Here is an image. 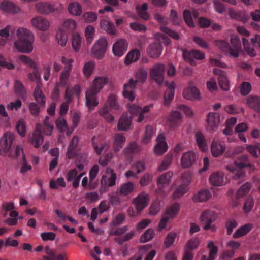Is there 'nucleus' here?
Instances as JSON below:
<instances>
[{"label":"nucleus","instance_id":"51","mask_svg":"<svg viewBox=\"0 0 260 260\" xmlns=\"http://www.w3.org/2000/svg\"><path fill=\"white\" fill-rule=\"evenodd\" d=\"M94 66V62L91 61L85 63L83 67V73L86 77L90 76L93 71Z\"/></svg>","mask_w":260,"mask_h":260},{"label":"nucleus","instance_id":"40","mask_svg":"<svg viewBox=\"0 0 260 260\" xmlns=\"http://www.w3.org/2000/svg\"><path fill=\"white\" fill-rule=\"evenodd\" d=\"M66 30L62 28H59L56 33V39L58 44L63 47L66 45L68 40V34Z\"/></svg>","mask_w":260,"mask_h":260},{"label":"nucleus","instance_id":"13","mask_svg":"<svg viewBox=\"0 0 260 260\" xmlns=\"http://www.w3.org/2000/svg\"><path fill=\"white\" fill-rule=\"evenodd\" d=\"M14 140V135L10 132H7L2 137L0 141V145L4 153L9 151Z\"/></svg>","mask_w":260,"mask_h":260},{"label":"nucleus","instance_id":"57","mask_svg":"<svg viewBox=\"0 0 260 260\" xmlns=\"http://www.w3.org/2000/svg\"><path fill=\"white\" fill-rule=\"evenodd\" d=\"M140 150V146L135 143H131L124 150L125 153L127 154L136 153L139 152Z\"/></svg>","mask_w":260,"mask_h":260},{"label":"nucleus","instance_id":"49","mask_svg":"<svg viewBox=\"0 0 260 260\" xmlns=\"http://www.w3.org/2000/svg\"><path fill=\"white\" fill-rule=\"evenodd\" d=\"M76 27V22L72 19H67L64 21L61 28L66 30L67 32L73 31Z\"/></svg>","mask_w":260,"mask_h":260},{"label":"nucleus","instance_id":"12","mask_svg":"<svg viewBox=\"0 0 260 260\" xmlns=\"http://www.w3.org/2000/svg\"><path fill=\"white\" fill-rule=\"evenodd\" d=\"M220 122V115L217 113L211 112L208 114L207 117L206 127L208 131H215Z\"/></svg>","mask_w":260,"mask_h":260},{"label":"nucleus","instance_id":"30","mask_svg":"<svg viewBox=\"0 0 260 260\" xmlns=\"http://www.w3.org/2000/svg\"><path fill=\"white\" fill-rule=\"evenodd\" d=\"M247 104L250 108L256 112H260V98L250 95L247 98Z\"/></svg>","mask_w":260,"mask_h":260},{"label":"nucleus","instance_id":"56","mask_svg":"<svg viewBox=\"0 0 260 260\" xmlns=\"http://www.w3.org/2000/svg\"><path fill=\"white\" fill-rule=\"evenodd\" d=\"M81 37L78 34H74L73 36L72 44L75 51H78L81 46Z\"/></svg>","mask_w":260,"mask_h":260},{"label":"nucleus","instance_id":"47","mask_svg":"<svg viewBox=\"0 0 260 260\" xmlns=\"http://www.w3.org/2000/svg\"><path fill=\"white\" fill-rule=\"evenodd\" d=\"M188 187L186 184L180 185L174 192L173 197L176 200L184 195L187 191Z\"/></svg>","mask_w":260,"mask_h":260},{"label":"nucleus","instance_id":"64","mask_svg":"<svg viewBox=\"0 0 260 260\" xmlns=\"http://www.w3.org/2000/svg\"><path fill=\"white\" fill-rule=\"evenodd\" d=\"M183 18L186 23L190 27L194 26V22L192 18L191 12L188 10H185L183 13Z\"/></svg>","mask_w":260,"mask_h":260},{"label":"nucleus","instance_id":"34","mask_svg":"<svg viewBox=\"0 0 260 260\" xmlns=\"http://www.w3.org/2000/svg\"><path fill=\"white\" fill-rule=\"evenodd\" d=\"M141 54L140 51L135 49L129 51L125 59V63L128 65L133 62H136L140 58Z\"/></svg>","mask_w":260,"mask_h":260},{"label":"nucleus","instance_id":"28","mask_svg":"<svg viewBox=\"0 0 260 260\" xmlns=\"http://www.w3.org/2000/svg\"><path fill=\"white\" fill-rule=\"evenodd\" d=\"M0 8L4 12L10 13H17L19 8L10 1H4L1 3Z\"/></svg>","mask_w":260,"mask_h":260},{"label":"nucleus","instance_id":"24","mask_svg":"<svg viewBox=\"0 0 260 260\" xmlns=\"http://www.w3.org/2000/svg\"><path fill=\"white\" fill-rule=\"evenodd\" d=\"M210 183L214 186H222L225 184L224 176L222 172H215L212 173L209 178Z\"/></svg>","mask_w":260,"mask_h":260},{"label":"nucleus","instance_id":"53","mask_svg":"<svg viewBox=\"0 0 260 260\" xmlns=\"http://www.w3.org/2000/svg\"><path fill=\"white\" fill-rule=\"evenodd\" d=\"M109 110L108 106L105 105L100 111V113L104 117L106 121L111 122L114 120V117L109 113Z\"/></svg>","mask_w":260,"mask_h":260},{"label":"nucleus","instance_id":"55","mask_svg":"<svg viewBox=\"0 0 260 260\" xmlns=\"http://www.w3.org/2000/svg\"><path fill=\"white\" fill-rule=\"evenodd\" d=\"M154 235V230L152 229H148L141 236L140 241L141 243L147 242L151 240Z\"/></svg>","mask_w":260,"mask_h":260},{"label":"nucleus","instance_id":"19","mask_svg":"<svg viewBox=\"0 0 260 260\" xmlns=\"http://www.w3.org/2000/svg\"><path fill=\"white\" fill-rule=\"evenodd\" d=\"M173 175L172 172L169 171L162 174L158 178L157 185L160 190H162L170 184Z\"/></svg>","mask_w":260,"mask_h":260},{"label":"nucleus","instance_id":"31","mask_svg":"<svg viewBox=\"0 0 260 260\" xmlns=\"http://www.w3.org/2000/svg\"><path fill=\"white\" fill-rule=\"evenodd\" d=\"M92 143L95 152L99 155H101L103 153L107 152L109 148V143L104 142L99 144L96 143L94 141V137L92 139Z\"/></svg>","mask_w":260,"mask_h":260},{"label":"nucleus","instance_id":"5","mask_svg":"<svg viewBox=\"0 0 260 260\" xmlns=\"http://www.w3.org/2000/svg\"><path fill=\"white\" fill-rule=\"evenodd\" d=\"M248 156L243 155L240 156L238 161H235L234 165H227L226 169L231 172H234L236 171V169H239L236 171L235 174L233 175V179L238 180L243 178L245 173L241 169L250 166V164L248 162Z\"/></svg>","mask_w":260,"mask_h":260},{"label":"nucleus","instance_id":"59","mask_svg":"<svg viewBox=\"0 0 260 260\" xmlns=\"http://www.w3.org/2000/svg\"><path fill=\"white\" fill-rule=\"evenodd\" d=\"M105 105H109V108L110 109H119V105L117 103V99L115 95L113 94H111L107 100L106 104Z\"/></svg>","mask_w":260,"mask_h":260},{"label":"nucleus","instance_id":"18","mask_svg":"<svg viewBox=\"0 0 260 260\" xmlns=\"http://www.w3.org/2000/svg\"><path fill=\"white\" fill-rule=\"evenodd\" d=\"M31 24L34 27L41 31H45L49 27L48 21L42 17L33 18L31 20Z\"/></svg>","mask_w":260,"mask_h":260},{"label":"nucleus","instance_id":"3","mask_svg":"<svg viewBox=\"0 0 260 260\" xmlns=\"http://www.w3.org/2000/svg\"><path fill=\"white\" fill-rule=\"evenodd\" d=\"M48 119L49 117L46 116L44 120V125L37 124L31 135L29 136V140L35 148H38L43 143V134L51 135L52 134L53 126L48 122Z\"/></svg>","mask_w":260,"mask_h":260},{"label":"nucleus","instance_id":"7","mask_svg":"<svg viewBox=\"0 0 260 260\" xmlns=\"http://www.w3.org/2000/svg\"><path fill=\"white\" fill-rule=\"evenodd\" d=\"M180 210V205L175 203L170 207L168 208L165 212V216L160 221L158 225V230L161 231L165 228L170 218H174L178 213Z\"/></svg>","mask_w":260,"mask_h":260},{"label":"nucleus","instance_id":"46","mask_svg":"<svg viewBox=\"0 0 260 260\" xmlns=\"http://www.w3.org/2000/svg\"><path fill=\"white\" fill-rule=\"evenodd\" d=\"M116 174L115 173H112L109 176L107 175L103 176L101 180L105 181L106 184L112 187L116 184Z\"/></svg>","mask_w":260,"mask_h":260},{"label":"nucleus","instance_id":"54","mask_svg":"<svg viewBox=\"0 0 260 260\" xmlns=\"http://www.w3.org/2000/svg\"><path fill=\"white\" fill-rule=\"evenodd\" d=\"M50 187L51 189H57L58 186L64 187L66 186V183L64 181V179L62 177L57 178L55 181L51 180L50 181Z\"/></svg>","mask_w":260,"mask_h":260},{"label":"nucleus","instance_id":"22","mask_svg":"<svg viewBox=\"0 0 260 260\" xmlns=\"http://www.w3.org/2000/svg\"><path fill=\"white\" fill-rule=\"evenodd\" d=\"M148 195L145 193L139 194L134 201L136 209L139 212H140L145 208L147 204Z\"/></svg>","mask_w":260,"mask_h":260},{"label":"nucleus","instance_id":"17","mask_svg":"<svg viewBox=\"0 0 260 260\" xmlns=\"http://www.w3.org/2000/svg\"><path fill=\"white\" fill-rule=\"evenodd\" d=\"M162 50V47L159 42L152 43L147 48L148 54L153 58L158 57L160 55Z\"/></svg>","mask_w":260,"mask_h":260},{"label":"nucleus","instance_id":"29","mask_svg":"<svg viewBox=\"0 0 260 260\" xmlns=\"http://www.w3.org/2000/svg\"><path fill=\"white\" fill-rule=\"evenodd\" d=\"M183 95L187 100H196L199 98L200 92L196 87H190L183 91Z\"/></svg>","mask_w":260,"mask_h":260},{"label":"nucleus","instance_id":"11","mask_svg":"<svg viewBox=\"0 0 260 260\" xmlns=\"http://www.w3.org/2000/svg\"><path fill=\"white\" fill-rule=\"evenodd\" d=\"M127 47L128 43L125 39H119L113 45V53L115 56L121 57L126 52Z\"/></svg>","mask_w":260,"mask_h":260},{"label":"nucleus","instance_id":"25","mask_svg":"<svg viewBox=\"0 0 260 260\" xmlns=\"http://www.w3.org/2000/svg\"><path fill=\"white\" fill-rule=\"evenodd\" d=\"M225 149L226 146L224 144L218 143L215 140L213 141L211 147V151L214 157H218L222 155L225 151Z\"/></svg>","mask_w":260,"mask_h":260},{"label":"nucleus","instance_id":"27","mask_svg":"<svg viewBox=\"0 0 260 260\" xmlns=\"http://www.w3.org/2000/svg\"><path fill=\"white\" fill-rule=\"evenodd\" d=\"M211 196V193L208 189H202L193 196L192 200L195 202H205L208 200Z\"/></svg>","mask_w":260,"mask_h":260},{"label":"nucleus","instance_id":"38","mask_svg":"<svg viewBox=\"0 0 260 260\" xmlns=\"http://www.w3.org/2000/svg\"><path fill=\"white\" fill-rule=\"evenodd\" d=\"M125 137L122 134L115 135L114 139L113 147L115 152H117L123 147L125 142Z\"/></svg>","mask_w":260,"mask_h":260},{"label":"nucleus","instance_id":"43","mask_svg":"<svg viewBox=\"0 0 260 260\" xmlns=\"http://www.w3.org/2000/svg\"><path fill=\"white\" fill-rule=\"evenodd\" d=\"M71 71L70 66L64 67V69L61 72L60 76V83H59L60 85L62 86L66 85L69 80Z\"/></svg>","mask_w":260,"mask_h":260},{"label":"nucleus","instance_id":"52","mask_svg":"<svg viewBox=\"0 0 260 260\" xmlns=\"http://www.w3.org/2000/svg\"><path fill=\"white\" fill-rule=\"evenodd\" d=\"M216 45L219 47L223 51L229 53L231 55L232 47L228 42L224 40H219L216 42Z\"/></svg>","mask_w":260,"mask_h":260},{"label":"nucleus","instance_id":"8","mask_svg":"<svg viewBox=\"0 0 260 260\" xmlns=\"http://www.w3.org/2000/svg\"><path fill=\"white\" fill-rule=\"evenodd\" d=\"M107 45V40L102 38L100 39L91 49L92 56L97 59H101L105 55Z\"/></svg>","mask_w":260,"mask_h":260},{"label":"nucleus","instance_id":"58","mask_svg":"<svg viewBox=\"0 0 260 260\" xmlns=\"http://www.w3.org/2000/svg\"><path fill=\"white\" fill-rule=\"evenodd\" d=\"M56 126L60 132H63L67 128L66 120L62 117H58L55 121Z\"/></svg>","mask_w":260,"mask_h":260},{"label":"nucleus","instance_id":"9","mask_svg":"<svg viewBox=\"0 0 260 260\" xmlns=\"http://www.w3.org/2000/svg\"><path fill=\"white\" fill-rule=\"evenodd\" d=\"M165 66L160 63L154 66L150 71V77L158 85L162 84L164 80Z\"/></svg>","mask_w":260,"mask_h":260},{"label":"nucleus","instance_id":"15","mask_svg":"<svg viewBox=\"0 0 260 260\" xmlns=\"http://www.w3.org/2000/svg\"><path fill=\"white\" fill-rule=\"evenodd\" d=\"M165 85L167 87V90L166 91L164 94V103L165 106H168L170 104L174 98L175 84L174 82L169 83L166 81L165 83Z\"/></svg>","mask_w":260,"mask_h":260},{"label":"nucleus","instance_id":"32","mask_svg":"<svg viewBox=\"0 0 260 260\" xmlns=\"http://www.w3.org/2000/svg\"><path fill=\"white\" fill-rule=\"evenodd\" d=\"M41 86L38 83L34 91V96L35 100L40 106L44 107L45 105V98L41 89Z\"/></svg>","mask_w":260,"mask_h":260},{"label":"nucleus","instance_id":"16","mask_svg":"<svg viewBox=\"0 0 260 260\" xmlns=\"http://www.w3.org/2000/svg\"><path fill=\"white\" fill-rule=\"evenodd\" d=\"M157 144L154 148V152L157 155H162L168 149V145L165 138L162 134H159L156 139Z\"/></svg>","mask_w":260,"mask_h":260},{"label":"nucleus","instance_id":"45","mask_svg":"<svg viewBox=\"0 0 260 260\" xmlns=\"http://www.w3.org/2000/svg\"><path fill=\"white\" fill-rule=\"evenodd\" d=\"M242 40L245 51L249 56L251 57L255 56L256 54V51L253 47L251 46L248 41L244 37H243Z\"/></svg>","mask_w":260,"mask_h":260},{"label":"nucleus","instance_id":"4","mask_svg":"<svg viewBox=\"0 0 260 260\" xmlns=\"http://www.w3.org/2000/svg\"><path fill=\"white\" fill-rule=\"evenodd\" d=\"M147 72L144 69H140L136 73V80L131 79L128 83L124 85V90L123 95L125 98L128 99L130 101H133L135 98L134 92L136 85L138 82L143 83L147 77Z\"/></svg>","mask_w":260,"mask_h":260},{"label":"nucleus","instance_id":"23","mask_svg":"<svg viewBox=\"0 0 260 260\" xmlns=\"http://www.w3.org/2000/svg\"><path fill=\"white\" fill-rule=\"evenodd\" d=\"M196 159V155L193 152L189 151L184 153L181 159V163L183 168H187L190 167L194 162Z\"/></svg>","mask_w":260,"mask_h":260},{"label":"nucleus","instance_id":"20","mask_svg":"<svg viewBox=\"0 0 260 260\" xmlns=\"http://www.w3.org/2000/svg\"><path fill=\"white\" fill-rule=\"evenodd\" d=\"M231 43L232 45L231 56L238 57L239 53L241 51V41L236 35H232L231 37Z\"/></svg>","mask_w":260,"mask_h":260},{"label":"nucleus","instance_id":"50","mask_svg":"<svg viewBox=\"0 0 260 260\" xmlns=\"http://www.w3.org/2000/svg\"><path fill=\"white\" fill-rule=\"evenodd\" d=\"M134 189V184L132 182L125 183L121 186L120 193L122 195H127L131 193Z\"/></svg>","mask_w":260,"mask_h":260},{"label":"nucleus","instance_id":"35","mask_svg":"<svg viewBox=\"0 0 260 260\" xmlns=\"http://www.w3.org/2000/svg\"><path fill=\"white\" fill-rule=\"evenodd\" d=\"M181 119V114L178 111H173L168 118V124L170 128H174L177 126L178 122Z\"/></svg>","mask_w":260,"mask_h":260},{"label":"nucleus","instance_id":"48","mask_svg":"<svg viewBox=\"0 0 260 260\" xmlns=\"http://www.w3.org/2000/svg\"><path fill=\"white\" fill-rule=\"evenodd\" d=\"M15 92L21 98L24 97L26 94V91L24 85L18 80H16L14 84Z\"/></svg>","mask_w":260,"mask_h":260},{"label":"nucleus","instance_id":"1","mask_svg":"<svg viewBox=\"0 0 260 260\" xmlns=\"http://www.w3.org/2000/svg\"><path fill=\"white\" fill-rule=\"evenodd\" d=\"M108 83L106 77H98L93 81L91 87L87 89L85 94L86 104L89 110H92L98 105L96 95Z\"/></svg>","mask_w":260,"mask_h":260},{"label":"nucleus","instance_id":"6","mask_svg":"<svg viewBox=\"0 0 260 260\" xmlns=\"http://www.w3.org/2000/svg\"><path fill=\"white\" fill-rule=\"evenodd\" d=\"M217 215L215 212L211 210H207L202 213L200 219L204 223V229L205 230H211L212 232L216 230V228L212 223L215 221Z\"/></svg>","mask_w":260,"mask_h":260},{"label":"nucleus","instance_id":"60","mask_svg":"<svg viewBox=\"0 0 260 260\" xmlns=\"http://www.w3.org/2000/svg\"><path fill=\"white\" fill-rule=\"evenodd\" d=\"M154 134L153 127L151 126H147L146 128L145 134L143 139V143L147 144L149 143Z\"/></svg>","mask_w":260,"mask_h":260},{"label":"nucleus","instance_id":"26","mask_svg":"<svg viewBox=\"0 0 260 260\" xmlns=\"http://www.w3.org/2000/svg\"><path fill=\"white\" fill-rule=\"evenodd\" d=\"M132 116L127 113H123L119 120L118 128L119 130L125 131L128 129L131 124Z\"/></svg>","mask_w":260,"mask_h":260},{"label":"nucleus","instance_id":"37","mask_svg":"<svg viewBox=\"0 0 260 260\" xmlns=\"http://www.w3.org/2000/svg\"><path fill=\"white\" fill-rule=\"evenodd\" d=\"M253 227L251 223H247L241 226L234 233L233 237L237 239L245 236L252 229Z\"/></svg>","mask_w":260,"mask_h":260},{"label":"nucleus","instance_id":"14","mask_svg":"<svg viewBox=\"0 0 260 260\" xmlns=\"http://www.w3.org/2000/svg\"><path fill=\"white\" fill-rule=\"evenodd\" d=\"M213 72L214 74L218 76V80L221 88L225 91L229 90L230 84L225 73L223 71L217 68H214Z\"/></svg>","mask_w":260,"mask_h":260},{"label":"nucleus","instance_id":"62","mask_svg":"<svg viewBox=\"0 0 260 260\" xmlns=\"http://www.w3.org/2000/svg\"><path fill=\"white\" fill-rule=\"evenodd\" d=\"M95 33V29L91 25H88L85 29V34L88 43L90 44L92 41Z\"/></svg>","mask_w":260,"mask_h":260},{"label":"nucleus","instance_id":"36","mask_svg":"<svg viewBox=\"0 0 260 260\" xmlns=\"http://www.w3.org/2000/svg\"><path fill=\"white\" fill-rule=\"evenodd\" d=\"M101 28L111 35L116 34V30L113 23L111 22L103 19L100 22Z\"/></svg>","mask_w":260,"mask_h":260},{"label":"nucleus","instance_id":"63","mask_svg":"<svg viewBox=\"0 0 260 260\" xmlns=\"http://www.w3.org/2000/svg\"><path fill=\"white\" fill-rule=\"evenodd\" d=\"M176 236V233L172 232L167 235L164 242V244L167 248L170 247L173 244Z\"/></svg>","mask_w":260,"mask_h":260},{"label":"nucleus","instance_id":"2","mask_svg":"<svg viewBox=\"0 0 260 260\" xmlns=\"http://www.w3.org/2000/svg\"><path fill=\"white\" fill-rule=\"evenodd\" d=\"M18 40L14 43L15 47L21 52L29 53L33 50L34 37L27 29L20 27L16 32Z\"/></svg>","mask_w":260,"mask_h":260},{"label":"nucleus","instance_id":"10","mask_svg":"<svg viewBox=\"0 0 260 260\" xmlns=\"http://www.w3.org/2000/svg\"><path fill=\"white\" fill-rule=\"evenodd\" d=\"M183 57L184 60L191 65H195L196 61L193 59L202 60L204 58L205 54L197 50H192L190 51L184 50H183Z\"/></svg>","mask_w":260,"mask_h":260},{"label":"nucleus","instance_id":"42","mask_svg":"<svg viewBox=\"0 0 260 260\" xmlns=\"http://www.w3.org/2000/svg\"><path fill=\"white\" fill-rule=\"evenodd\" d=\"M68 10L70 13L76 16L80 15L82 12L81 5L77 2L71 3L69 5Z\"/></svg>","mask_w":260,"mask_h":260},{"label":"nucleus","instance_id":"33","mask_svg":"<svg viewBox=\"0 0 260 260\" xmlns=\"http://www.w3.org/2000/svg\"><path fill=\"white\" fill-rule=\"evenodd\" d=\"M78 143V138L77 137L74 136L70 143L67 153V156L69 159H72L76 157L77 153L75 149Z\"/></svg>","mask_w":260,"mask_h":260},{"label":"nucleus","instance_id":"41","mask_svg":"<svg viewBox=\"0 0 260 260\" xmlns=\"http://www.w3.org/2000/svg\"><path fill=\"white\" fill-rule=\"evenodd\" d=\"M147 3H143L141 6H138L136 7L137 12L140 17L145 20H148L150 18L149 14L146 12L148 9Z\"/></svg>","mask_w":260,"mask_h":260},{"label":"nucleus","instance_id":"21","mask_svg":"<svg viewBox=\"0 0 260 260\" xmlns=\"http://www.w3.org/2000/svg\"><path fill=\"white\" fill-rule=\"evenodd\" d=\"M36 9L37 11L42 14H47L53 12L57 8L54 5L45 2H40L36 4Z\"/></svg>","mask_w":260,"mask_h":260},{"label":"nucleus","instance_id":"61","mask_svg":"<svg viewBox=\"0 0 260 260\" xmlns=\"http://www.w3.org/2000/svg\"><path fill=\"white\" fill-rule=\"evenodd\" d=\"M34 69L32 73L28 74V78L30 81L36 82L37 85L39 83L40 85H41V83L40 82L41 77L38 68H37Z\"/></svg>","mask_w":260,"mask_h":260},{"label":"nucleus","instance_id":"39","mask_svg":"<svg viewBox=\"0 0 260 260\" xmlns=\"http://www.w3.org/2000/svg\"><path fill=\"white\" fill-rule=\"evenodd\" d=\"M197 144L202 151H206L208 147L204 135L200 132H198L195 135Z\"/></svg>","mask_w":260,"mask_h":260},{"label":"nucleus","instance_id":"44","mask_svg":"<svg viewBox=\"0 0 260 260\" xmlns=\"http://www.w3.org/2000/svg\"><path fill=\"white\" fill-rule=\"evenodd\" d=\"M251 183L247 182L244 183L237 191L236 196L237 198H241L246 195L250 190Z\"/></svg>","mask_w":260,"mask_h":260}]
</instances>
